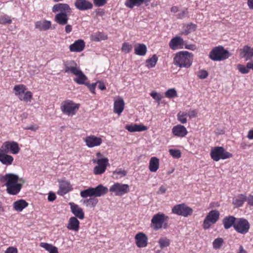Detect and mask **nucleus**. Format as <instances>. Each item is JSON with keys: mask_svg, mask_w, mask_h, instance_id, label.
<instances>
[{"mask_svg": "<svg viewBox=\"0 0 253 253\" xmlns=\"http://www.w3.org/2000/svg\"><path fill=\"white\" fill-rule=\"evenodd\" d=\"M107 39V36L101 32H98L95 35H91V39L95 42L105 41Z\"/></svg>", "mask_w": 253, "mask_h": 253, "instance_id": "39", "label": "nucleus"}, {"mask_svg": "<svg viewBox=\"0 0 253 253\" xmlns=\"http://www.w3.org/2000/svg\"><path fill=\"white\" fill-rule=\"evenodd\" d=\"M187 113L186 112H179L177 114V120L182 124H184L187 122L186 117Z\"/></svg>", "mask_w": 253, "mask_h": 253, "instance_id": "45", "label": "nucleus"}, {"mask_svg": "<svg viewBox=\"0 0 253 253\" xmlns=\"http://www.w3.org/2000/svg\"><path fill=\"white\" fill-rule=\"evenodd\" d=\"M20 148L19 144L14 141H7L4 142L0 148L1 152H5L7 154L10 153L16 155L20 152Z\"/></svg>", "mask_w": 253, "mask_h": 253, "instance_id": "6", "label": "nucleus"}, {"mask_svg": "<svg viewBox=\"0 0 253 253\" xmlns=\"http://www.w3.org/2000/svg\"><path fill=\"white\" fill-rule=\"evenodd\" d=\"M56 195L52 192H50L48 196V200L50 202H52L56 199Z\"/></svg>", "mask_w": 253, "mask_h": 253, "instance_id": "59", "label": "nucleus"}, {"mask_svg": "<svg viewBox=\"0 0 253 253\" xmlns=\"http://www.w3.org/2000/svg\"><path fill=\"white\" fill-rule=\"evenodd\" d=\"M125 107V102L123 98L120 97L114 101V112L120 115L123 111Z\"/></svg>", "mask_w": 253, "mask_h": 253, "instance_id": "22", "label": "nucleus"}, {"mask_svg": "<svg viewBox=\"0 0 253 253\" xmlns=\"http://www.w3.org/2000/svg\"><path fill=\"white\" fill-rule=\"evenodd\" d=\"M135 244L138 248H144L148 244V237L143 232L138 233L135 236Z\"/></svg>", "mask_w": 253, "mask_h": 253, "instance_id": "16", "label": "nucleus"}, {"mask_svg": "<svg viewBox=\"0 0 253 253\" xmlns=\"http://www.w3.org/2000/svg\"><path fill=\"white\" fill-rule=\"evenodd\" d=\"M188 13L187 10H183L177 15L178 19H182L185 17L186 14Z\"/></svg>", "mask_w": 253, "mask_h": 253, "instance_id": "58", "label": "nucleus"}, {"mask_svg": "<svg viewBox=\"0 0 253 253\" xmlns=\"http://www.w3.org/2000/svg\"><path fill=\"white\" fill-rule=\"evenodd\" d=\"M233 155L226 151L223 147L217 146L213 148L211 151V157L215 161L220 159H227L232 157Z\"/></svg>", "mask_w": 253, "mask_h": 253, "instance_id": "5", "label": "nucleus"}, {"mask_svg": "<svg viewBox=\"0 0 253 253\" xmlns=\"http://www.w3.org/2000/svg\"><path fill=\"white\" fill-rule=\"evenodd\" d=\"M192 54L187 51L176 53L173 58V64L178 67L188 68L192 64Z\"/></svg>", "mask_w": 253, "mask_h": 253, "instance_id": "2", "label": "nucleus"}, {"mask_svg": "<svg viewBox=\"0 0 253 253\" xmlns=\"http://www.w3.org/2000/svg\"><path fill=\"white\" fill-rule=\"evenodd\" d=\"M71 8L67 3H57L53 5L52 7V12H56L60 11L59 13H63L68 14L71 12Z\"/></svg>", "mask_w": 253, "mask_h": 253, "instance_id": "18", "label": "nucleus"}, {"mask_svg": "<svg viewBox=\"0 0 253 253\" xmlns=\"http://www.w3.org/2000/svg\"><path fill=\"white\" fill-rule=\"evenodd\" d=\"M16 95H19L21 93H24L25 90V87L23 84L16 85L14 87Z\"/></svg>", "mask_w": 253, "mask_h": 253, "instance_id": "50", "label": "nucleus"}, {"mask_svg": "<svg viewBox=\"0 0 253 253\" xmlns=\"http://www.w3.org/2000/svg\"><path fill=\"white\" fill-rule=\"evenodd\" d=\"M184 41L182 38L179 36H176L172 38L169 43L170 48L173 50L178 48V46L183 45Z\"/></svg>", "mask_w": 253, "mask_h": 253, "instance_id": "31", "label": "nucleus"}, {"mask_svg": "<svg viewBox=\"0 0 253 253\" xmlns=\"http://www.w3.org/2000/svg\"><path fill=\"white\" fill-rule=\"evenodd\" d=\"M84 141L86 145L89 148L98 146L102 142V139L101 137L95 135L87 136L84 139Z\"/></svg>", "mask_w": 253, "mask_h": 253, "instance_id": "14", "label": "nucleus"}, {"mask_svg": "<svg viewBox=\"0 0 253 253\" xmlns=\"http://www.w3.org/2000/svg\"><path fill=\"white\" fill-rule=\"evenodd\" d=\"M70 205L71 211L75 216V217H78L80 219H83L84 218V214L83 210L77 205L74 203H70Z\"/></svg>", "mask_w": 253, "mask_h": 253, "instance_id": "24", "label": "nucleus"}, {"mask_svg": "<svg viewBox=\"0 0 253 253\" xmlns=\"http://www.w3.org/2000/svg\"><path fill=\"white\" fill-rule=\"evenodd\" d=\"M147 51V46L144 43H137L134 45V53L137 55L144 56Z\"/></svg>", "mask_w": 253, "mask_h": 253, "instance_id": "33", "label": "nucleus"}, {"mask_svg": "<svg viewBox=\"0 0 253 253\" xmlns=\"http://www.w3.org/2000/svg\"><path fill=\"white\" fill-rule=\"evenodd\" d=\"M64 72L75 75L80 69L74 60H68L64 62Z\"/></svg>", "mask_w": 253, "mask_h": 253, "instance_id": "15", "label": "nucleus"}, {"mask_svg": "<svg viewBox=\"0 0 253 253\" xmlns=\"http://www.w3.org/2000/svg\"><path fill=\"white\" fill-rule=\"evenodd\" d=\"M109 191L114 192L116 196H122L127 193L129 191L127 184L115 183L110 188Z\"/></svg>", "mask_w": 253, "mask_h": 253, "instance_id": "13", "label": "nucleus"}, {"mask_svg": "<svg viewBox=\"0 0 253 253\" xmlns=\"http://www.w3.org/2000/svg\"><path fill=\"white\" fill-rule=\"evenodd\" d=\"M196 115L197 112L195 110H191L187 113V116H189L190 119L196 117Z\"/></svg>", "mask_w": 253, "mask_h": 253, "instance_id": "61", "label": "nucleus"}, {"mask_svg": "<svg viewBox=\"0 0 253 253\" xmlns=\"http://www.w3.org/2000/svg\"><path fill=\"white\" fill-rule=\"evenodd\" d=\"M97 84H99L98 88L101 90H104L106 89V87L104 85V83L101 82L100 81H97Z\"/></svg>", "mask_w": 253, "mask_h": 253, "instance_id": "62", "label": "nucleus"}, {"mask_svg": "<svg viewBox=\"0 0 253 253\" xmlns=\"http://www.w3.org/2000/svg\"><path fill=\"white\" fill-rule=\"evenodd\" d=\"M160 160L156 157H153L150 159L149 165V169L151 172H155L159 168Z\"/></svg>", "mask_w": 253, "mask_h": 253, "instance_id": "32", "label": "nucleus"}, {"mask_svg": "<svg viewBox=\"0 0 253 253\" xmlns=\"http://www.w3.org/2000/svg\"><path fill=\"white\" fill-rule=\"evenodd\" d=\"M77 76L74 79V81L79 84H86L85 81L87 80V77L84 73L79 69L78 72L74 75Z\"/></svg>", "mask_w": 253, "mask_h": 253, "instance_id": "34", "label": "nucleus"}, {"mask_svg": "<svg viewBox=\"0 0 253 253\" xmlns=\"http://www.w3.org/2000/svg\"><path fill=\"white\" fill-rule=\"evenodd\" d=\"M40 246L49 253H58L57 248L46 243H41Z\"/></svg>", "mask_w": 253, "mask_h": 253, "instance_id": "38", "label": "nucleus"}, {"mask_svg": "<svg viewBox=\"0 0 253 253\" xmlns=\"http://www.w3.org/2000/svg\"><path fill=\"white\" fill-rule=\"evenodd\" d=\"M247 201L249 205L253 206V195H250L248 197H247Z\"/></svg>", "mask_w": 253, "mask_h": 253, "instance_id": "63", "label": "nucleus"}, {"mask_svg": "<svg viewBox=\"0 0 253 253\" xmlns=\"http://www.w3.org/2000/svg\"><path fill=\"white\" fill-rule=\"evenodd\" d=\"M97 84V82L96 83L90 84L89 83H86L85 85L89 88L91 93L95 94V88Z\"/></svg>", "mask_w": 253, "mask_h": 253, "instance_id": "54", "label": "nucleus"}, {"mask_svg": "<svg viewBox=\"0 0 253 253\" xmlns=\"http://www.w3.org/2000/svg\"><path fill=\"white\" fill-rule=\"evenodd\" d=\"M236 221V218L234 216L229 215L225 217L222 220L224 228L225 229H228L232 226L234 227Z\"/></svg>", "mask_w": 253, "mask_h": 253, "instance_id": "26", "label": "nucleus"}, {"mask_svg": "<svg viewBox=\"0 0 253 253\" xmlns=\"http://www.w3.org/2000/svg\"><path fill=\"white\" fill-rule=\"evenodd\" d=\"M237 69L240 73L243 74H248L250 71L248 67V63L247 64L246 66L242 64H238L237 65Z\"/></svg>", "mask_w": 253, "mask_h": 253, "instance_id": "47", "label": "nucleus"}, {"mask_svg": "<svg viewBox=\"0 0 253 253\" xmlns=\"http://www.w3.org/2000/svg\"><path fill=\"white\" fill-rule=\"evenodd\" d=\"M75 6L77 9L81 11L87 10L92 8V3L87 0H76Z\"/></svg>", "mask_w": 253, "mask_h": 253, "instance_id": "17", "label": "nucleus"}, {"mask_svg": "<svg viewBox=\"0 0 253 253\" xmlns=\"http://www.w3.org/2000/svg\"><path fill=\"white\" fill-rule=\"evenodd\" d=\"M51 22L49 21H39L36 23V28L40 31H46L51 27Z\"/></svg>", "mask_w": 253, "mask_h": 253, "instance_id": "35", "label": "nucleus"}, {"mask_svg": "<svg viewBox=\"0 0 253 253\" xmlns=\"http://www.w3.org/2000/svg\"><path fill=\"white\" fill-rule=\"evenodd\" d=\"M241 58H245L246 60L250 59L253 56V47L245 45L240 49Z\"/></svg>", "mask_w": 253, "mask_h": 253, "instance_id": "21", "label": "nucleus"}, {"mask_svg": "<svg viewBox=\"0 0 253 253\" xmlns=\"http://www.w3.org/2000/svg\"><path fill=\"white\" fill-rule=\"evenodd\" d=\"M98 202V200L94 197H90L89 199L84 201V204L86 207H94L96 206Z\"/></svg>", "mask_w": 253, "mask_h": 253, "instance_id": "41", "label": "nucleus"}, {"mask_svg": "<svg viewBox=\"0 0 253 253\" xmlns=\"http://www.w3.org/2000/svg\"><path fill=\"white\" fill-rule=\"evenodd\" d=\"M118 174L122 175L123 176H125L126 174V172L125 170H123L121 169H119L115 171Z\"/></svg>", "mask_w": 253, "mask_h": 253, "instance_id": "64", "label": "nucleus"}, {"mask_svg": "<svg viewBox=\"0 0 253 253\" xmlns=\"http://www.w3.org/2000/svg\"><path fill=\"white\" fill-rule=\"evenodd\" d=\"M250 228V224L249 221L243 218L237 219L235 225L234 226L235 230L242 234H245L248 232Z\"/></svg>", "mask_w": 253, "mask_h": 253, "instance_id": "12", "label": "nucleus"}, {"mask_svg": "<svg viewBox=\"0 0 253 253\" xmlns=\"http://www.w3.org/2000/svg\"><path fill=\"white\" fill-rule=\"evenodd\" d=\"M125 128L131 132L143 131L148 129L146 126L136 124L126 125Z\"/></svg>", "mask_w": 253, "mask_h": 253, "instance_id": "27", "label": "nucleus"}, {"mask_svg": "<svg viewBox=\"0 0 253 253\" xmlns=\"http://www.w3.org/2000/svg\"><path fill=\"white\" fill-rule=\"evenodd\" d=\"M18 251L16 248L10 247L7 249L4 253H17Z\"/></svg>", "mask_w": 253, "mask_h": 253, "instance_id": "57", "label": "nucleus"}, {"mask_svg": "<svg viewBox=\"0 0 253 253\" xmlns=\"http://www.w3.org/2000/svg\"><path fill=\"white\" fill-rule=\"evenodd\" d=\"M28 206V203L24 200H19L13 203L14 210L18 211H21Z\"/></svg>", "mask_w": 253, "mask_h": 253, "instance_id": "36", "label": "nucleus"}, {"mask_svg": "<svg viewBox=\"0 0 253 253\" xmlns=\"http://www.w3.org/2000/svg\"><path fill=\"white\" fill-rule=\"evenodd\" d=\"M32 97V93L30 91H27L23 98V99L20 98V99L23 100L24 101L28 102H31V99Z\"/></svg>", "mask_w": 253, "mask_h": 253, "instance_id": "53", "label": "nucleus"}, {"mask_svg": "<svg viewBox=\"0 0 253 253\" xmlns=\"http://www.w3.org/2000/svg\"><path fill=\"white\" fill-rule=\"evenodd\" d=\"M85 47V42L83 40H78L69 46V49L71 52H80Z\"/></svg>", "mask_w": 253, "mask_h": 253, "instance_id": "19", "label": "nucleus"}, {"mask_svg": "<svg viewBox=\"0 0 253 253\" xmlns=\"http://www.w3.org/2000/svg\"><path fill=\"white\" fill-rule=\"evenodd\" d=\"M71 189L72 187L70 183L68 181H63L60 183L58 194L61 196H63L68 193Z\"/></svg>", "mask_w": 253, "mask_h": 253, "instance_id": "23", "label": "nucleus"}, {"mask_svg": "<svg viewBox=\"0 0 253 253\" xmlns=\"http://www.w3.org/2000/svg\"><path fill=\"white\" fill-rule=\"evenodd\" d=\"M231 55L229 51L223 46H218L213 48L210 52L209 57L212 61H221L227 59Z\"/></svg>", "mask_w": 253, "mask_h": 253, "instance_id": "4", "label": "nucleus"}, {"mask_svg": "<svg viewBox=\"0 0 253 253\" xmlns=\"http://www.w3.org/2000/svg\"><path fill=\"white\" fill-rule=\"evenodd\" d=\"M208 75V71L205 70H200L197 73V77L202 80L207 78Z\"/></svg>", "mask_w": 253, "mask_h": 253, "instance_id": "51", "label": "nucleus"}, {"mask_svg": "<svg viewBox=\"0 0 253 253\" xmlns=\"http://www.w3.org/2000/svg\"><path fill=\"white\" fill-rule=\"evenodd\" d=\"M158 243L161 249L169 247L170 245V240L167 237H162L159 240Z\"/></svg>", "mask_w": 253, "mask_h": 253, "instance_id": "43", "label": "nucleus"}, {"mask_svg": "<svg viewBox=\"0 0 253 253\" xmlns=\"http://www.w3.org/2000/svg\"><path fill=\"white\" fill-rule=\"evenodd\" d=\"M92 162L93 163L97 164L93 169V173L96 175H100L103 173L106 169L107 166L109 165V160L107 158L93 160Z\"/></svg>", "mask_w": 253, "mask_h": 253, "instance_id": "10", "label": "nucleus"}, {"mask_svg": "<svg viewBox=\"0 0 253 253\" xmlns=\"http://www.w3.org/2000/svg\"><path fill=\"white\" fill-rule=\"evenodd\" d=\"M165 95L169 98H172L177 96V91L175 88L169 89L166 92Z\"/></svg>", "mask_w": 253, "mask_h": 253, "instance_id": "46", "label": "nucleus"}, {"mask_svg": "<svg viewBox=\"0 0 253 253\" xmlns=\"http://www.w3.org/2000/svg\"><path fill=\"white\" fill-rule=\"evenodd\" d=\"M168 219V216H166L165 214L158 212L155 214L151 219L152 227L155 230L162 228L164 222L167 221Z\"/></svg>", "mask_w": 253, "mask_h": 253, "instance_id": "11", "label": "nucleus"}, {"mask_svg": "<svg viewBox=\"0 0 253 253\" xmlns=\"http://www.w3.org/2000/svg\"><path fill=\"white\" fill-rule=\"evenodd\" d=\"M0 180L1 182H5L7 193L12 195L18 194L25 182L24 178H19L18 175L12 173L1 176Z\"/></svg>", "mask_w": 253, "mask_h": 253, "instance_id": "1", "label": "nucleus"}, {"mask_svg": "<svg viewBox=\"0 0 253 253\" xmlns=\"http://www.w3.org/2000/svg\"><path fill=\"white\" fill-rule=\"evenodd\" d=\"M247 201V196L244 194H239L233 200V204L236 207L242 206L245 201Z\"/></svg>", "mask_w": 253, "mask_h": 253, "instance_id": "37", "label": "nucleus"}, {"mask_svg": "<svg viewBox=\"0 0 253 253\" xmlns=\"http://www.w3.org/2000/svg\"><path fill=\"white\" fill-rule=\"evenodd\" d=\"M223 244V239L221 238H217L215 239L212 243L213 248L216 250L219 249L221 247Z\"/></svg>", "mask_w": 253, "mask_h": 253, "instance_id": "44", "label": "nucleus"}, {"mask_svg": "<svg viewBox=\"0 0 253 253\" xmlns=\"http://www.w3.org/2000/svg\"><path fill=\"white\" fill-rule=\"evenodd\" d=\"M172 132L174 136L183 137L187 135L188 132L184 126L178 125L173 127Z\"/></svg>", "mask_w": 253, "mask_h": 253, "instance_id": "20", "label": "nucleus"}, {"mask_svg": "<svg viewBox=\"0 0 253 253\" xmlns=\"http://www.w3.org/2000/svg\"><path fill=\"white\" fill-rule=\"evenodd\" d=\"M166 192V187L162 185L159 188L158 191L157 192V193L158 194H163L165 193Z\"/></svg>", "mask_w": 253, "mask_h": 253, "instance_id": "60", "label": "nucleus"}, {"mask_svg": "<svg viewBox=\"0 0 253 253\" xmlns=\"http://www.w3.org/2000/svg\"><path fill=\"white\" fill-rule=\"evenodd\" d=\"M93 3L97 7H101L104 5L106 2V0H93Z\"/></svg>", "mask_w": 253, "mask_h": 253, "instance_id": "56", "label": "nucleus"}, {"mask_svg": "<svg viewBox=\"0 0 253 253\" xmlns=\"http://www.w3.org/2000/svg\"><path fill=\"white\" fill-rule=\"evenodd\" d=\"M169 152L170 155L175 159H179L181 156V151L179 150L171 149L169 150Z\"/></svg>", "mask_w": 253, "mask_h": 253, "instance_id": "49", "label": "nucleus"}, {"mask_svg": "<svg viewBox=\"0 0 253 253\" xmlns=\"http://www.w3.org/2000/svg\"><path fill=\"white\" fill-rule=\"evenodd\" d=\"M12 22L11 19L4 16H0V24H10Z\"/></svg>", "mask_w": 253, "mask_h": 253, "instance_id": "52", "label": "nucleus"}, {"mask_svg": "<svg viewBox=\"0 0 253 253\" xmlns=\"http://www.w3.org/2000/svg\"><path fill=\"white\" fill-rule=\"evenodd\" d=\"M14 161L13 157L5 152L0 151V162L4 165H11Z\"/></svg>", "mask_w": 253, "mask_h": 253, "instance_id": "25", "label": "nucleus"}, {"mask_svg": "<svg viewBox=\"0 0 253 253\" xmlns=\"http://www.w3.org/2000/svg\"><path fill=\"white\" fill-rule=\"evenodd\" d=\"M196 25L192 23L188 24L184 27V30L182 34L187 35L190 33L195 31L196 28Z\"/></svg>", "mask_w": 253, "mask_h": 253, "instance_id": "40", "label": "nucleus"}, {"mask_svg": "<svg viewBox=\"0 0 253 253\" xmlns=\"http://www.w3.org/2000/svg\"><path fill=\"white\" fill-rule=\"evenodd\" d=\"M193 209L188 207L185 204H180L175 205L172 209V212L178 215L187 217L193 213Z\"/></svg>", "mask_w": 253, "mask_h": 253, "instance_id": "9", "label": "nucleus"}, {"mask_svg": "<svg viewBox=\"0 0 253 253\" xmlns=\"http://www.w3.org/2000/svg\"><path fill=\"white\" fill-rule=\"evenodd\" d=\"M150 95L157 101L159 102L162 99V96L155 91H152L150 93Z\"/></svg>", "mask_w": 253, "mask_h": 253, "instance_id": "55", "label": "nucleus"}, {"mask_svg": "<svg viewBox=\"0 0 253 253\" xmlns=\"http://www.w3.org/2000/svg\"><path fill=\"white\" fill-rule=\"evenodd\" d=\"M79 104H75L72 101L68 100L62 103L61 109L64 114L72 116L75 114L76 111L79 109Z\"/></svg>", "mask_w": 253, "mask_h": 253, "instance_id": "8", "label": "nucleus"}, {"mask_svg": "<svg viewBox=\"0 0 253 253\" xmlns=\"http://www.w3.org/2000/svg\"><path fill=\"white\" fill-rule=\"evenodd\" d=\"M157 61V56L156 54H154L151 58L146 60V67L148 68L154 67L156 66Z\"/></svg>", "mask_w": 253, "mask_h": 253, "instance_id": "42", "label": "nucleus"}, {"mask_svg": "<svg viewBox=\"0 0 253 253\" xmlns=\"http://www.w3.org/2000/svg\"><path fill=\"white\" fill-rule=\"evenodd\" d=\"M220 213L217 210L211 211L206 216L204 221L203 227L205 230L210 228L211 224H215L219 218Z\"/></svg>", "mask_w": 253, "mask_h": 253, "instance_id": "7", "label": "nucleus"}, {"mask_svg": "<svg viewBox=\"0 0 253 253\" xmlns=\"http://www.w3.org/2000/svg\"><path fill=\"white\" fill-rule=\"evenodd\" d=\"M69 18L68 14L63 13H59L55 15V21L60 25H65L67 24Z\"/></svg>", "mask_w": 253, "mask_h": 253, "instance_id": "30", "label": "nucleus"}, {"mask_svg": "<svg viewBox=\"0 0 253 253\" xmlns=\"http://www.w3.org/2000/svg\"><path fill=\"white\" fill-rule=\"evenodd\" d=\"M80 227V222L78 219L74 216L70 218L67 228L71 230L78 231Z\"/></svg>", "mask_w": 253, "mask_h": 253, "instance_id": "29", "label": "nucleus"}, {"mask_svg": "<svg viewBox=\"0 0 253 253\" xmlns=\"http://www.w3.org/2000/svg\"><path fill=\"white\" fill-rule=\"evenodd\" d=\"M151 0H126L125 2V5L130 9L134 6H139L143 3H148Z\"/></svg>", "mask_w": 253, "mask_h": 253, "instance_id": "28", "label": "nucleus"}, {"mask_svg": "<svg viewBox=\"0 0 253 253\" xmlns=\"http://www.w3.org/2000/svg\"><path fill=\"white\" fill-rule=\"evenodd\" d=\"M108 192V189L107 187L102 184H99L94 188L89 187L81 191V196L84 198H87V197H94L96 198L104 196Z\"/></svg>", "mask_w": 253, "mask_h": 253, "instance_id": "3", "label": "nucleus"}, {"mask_svg": "<svg viewBox=\"0 0 253 253\" xmlns=\"http://www.w3.org/2000/svg\"><path fill=\"white\" fill-rule=\"evenodd\" d=\"M132 49V46L128 42H124L122 44V50L126 53L130 52Z\"/></svg>", "mask_w": 253, "mask_h": 253, "instance_id": "48", "label": "nucleus"}]
</instances>
